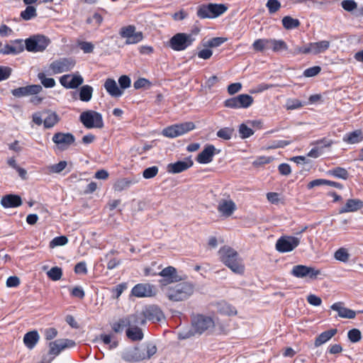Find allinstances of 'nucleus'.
I'll return each instance as SVG.
<instances>
[{
    "label": "nucleus",
    "instance_id": "obj_1",
    "mask_svg": "<svg viewBox=\"0 0 363 363\" xmlns=\"http://www.w3.org/2000/svg\"><path fill=\"white\" fill-rule=\"evenodd\" d=\"M218 255L220 261L235 274L242 275L245 273V267L243 260L232 247L222 246L218 251Z\"/></svg>",
    "mask_w": 363,
    "mask_h": 363
},
{
    "label": "nucleus",
    "instance_id": "obj_2",
    "mask_svg": "<svg viewBox=\"0 0 363 363\" xmlns=\"http://www.w3.org/2000/svg\"><path fill=\"white\" fill-rule=\"evenodd\" d=\"M194 290L195 286L191 282L182 281L167 287L165 295L172 302L184 301L193 295Z\"/></svg>",
    "mask_w": 363,
    "mask_h": 363
},
{
    "label": "nucleus",
    "instance_id": "obj_3",
    "mask_svg": "<svg viewBox=\"0 0 363 363\" xmlns=\"http://www.w3.org/2000/svg\"><path fill=\"white\" fill-rule=\"evenodd\" d=\"M228 10V6L223 4H213L201 5L197 10V16L201 19L217 18Z\"/></svg>",
    "mask_w": 363,
    "mask_h": 363
},
{
    "label": "nucleus",
    "instance_id": "obj_4",
    "mask_svg": "<svg viewBox=\"0 0 363 363\" xmlns=\"http://www.w3.org/2000/svg\"><path fill=\"white\" fill-rule=\"evenodd\" d=\"M50 42V39L44 35H33L25 40L24 49L30 52H41L47 48Z\"/></svg>",
    "mask_w": 363,
    "mask_h": 363
},
{
    "label": "nucleus",
    "instance_id": "obj_5",
    "mask_svg": "<svg viewBox=\"0 0 363 363\" xmlns=\"http://www.w3.org/2000/svg\"><path fill=\"white\" fill-rule=\"evenodd\" d=\"M79 121L87 129L102 128L104 126L102 115L93 110L82 112L79 116Z\"/></svg>",
    "mask_w": 363,
    "mask_h": 363
},
{
    "label": "nucleus",
    "instance_id": "obj_6",
    "mask_svg": "<svg viewBox=\"0 0 363 363\" xmlns=\"http://www.w3.org/2000/svg\"><path fill=\"white\" fill-rule=\"evenodd\" d=\"M192 334L201 335L208 329L214 326V321L212 318L202 314L194 315L191 317Z\"/></svg>",
    "mask_w": 363,
    "mask_h": 363
},
{
    "label": "nucleus",
    "instance_id": "obj_7",
    "mask_svg": "<svg viewBox=\"0 0 363 363\" xmlns=\"http://www.w3.org/2000/svg\"><path fill=\"white\" fill-rule=\"evenodd\" d=\"M195 38L192 34L178 33L169 40V46L174 51H183L191 46Z\"/></svg>",
    "mask_w": 363,
    "mask_h": 363
},
{
    "label": "nucleus",
    "instance_id": "obj_8",
    "mask_svg": "<svg viewBox=\"0 0 363 363\" xmlns=\"http://www.w3.org/2000/svg\"><path fill=\"white\" fill-rule=\"evenodd\" d=\"M330 44V41L328 40H321L315 43H309L306 45L296 48L294 50V53L296 55H318L326 51L329 48Z\"/></svg>",
    "mask_w": 363,
    "mask_h": 363
},
{
    "label": "nucleus",
    "instance_id": "obj_9",
    "mask_svg": "<svg viewBox=\"0 0 363 363\" xmlns=\"http://www.w3.org/2000/svg\"><path fill=\"white\" fill-rule=\"evenodd\" d=\"M253 101V98L250 95L242 94L226 99L224 101V106L225 107L234 109L247 108L252 104Z\"/></svg>",
    "mask_w": 363,
    "mask_h": 363
},
{
    "label": "nucleus",
    "instance_id": "obj_10",
    "mask_svg": "<svg viewBox=\"0 0 363 363\" xmlns=\"http://www.w3.org/2000/svg\"><path fill=\"white\" fill-rule=\"evenodd\" d=\"M135 26L129 25L122 27L119 30V34L121 38H125V44H136L140 43L143 39V34L141 31L136 32Z\"/></svg>",
    "mask_w": 363,
    "mask_h": 363
},
{
    "label": "nucleus",
    "instance_id": "obj_11",
    "mask_svg": "<svg viewBox=\"0 0 363 363\" xmlns=\"http://www.w3.org/2000/svg\"><path fill=\"white\" fill-rule=\"evenodd\" d=\"M76 62L72 57H62L54 60L50 65V69L52 73L60 74L71 71L75 66Z\"/></svg>",
    "mask_w": 363,
    "mask_h": 363
},
{
    "label": "nucleus",
    "instance_id": "obj_12",
    "mask_svg": "<svg viewBox=\"0 0 363 363\" xmlns=\"http://www.w3.org/2000/svg\"><path fill=\"white\" fill-rule=\"evenodd\" d=\"M291 274L297 278L308 277L311 279H315L321 274V272L314 267L298 264L293 267Z\"/></svg>",
    "mask_w": 363,
    "mask_h": 363
},
{
    "label": "nucleus",
    "instance_id": "obj_13",
    "mask_svg": "<svg viewBox=\"0 0 363 363\" xmlns=\"http://www.w3.org/2000/svg\"><path fill=\"white\" fill-rule=\"evenodd\" d=\"M299 243V239L296 237H281L277 241L276 249L280 252H288L294 250Z\"/></svg>",
    "mask_w": 363,
    "mask_h": 363
},
{
    "label": "nucleus",
    "instance_id": "obj_14",
    "mask_svg": "<svg viewBox=\"0 0 363 363\" xmlns=\"http://www.w3.org/2000/svg\"><path fill=\"white\" fill-rule=\"evenodd\" d=\"M131 294L138 298L152 297L156 295L155 286L149 283H140L131 289Z\"/></svg>",
    "mask_w": 363,
    "mask_h": 363
},
{
    "label": "nucleus",
    "instance_id": "obj_15",
    "mask_svg": "<svg viewBox=\"0 0 363 363\" xmlns=\"http://www.w3.org/2000/svg\"><path fill=\"white\" fill-rule=\"evenodd\" d=\"M137 323L130 324L131 325L126 329V336L132 341H140L143 338V333L139 325L145 323V320L137 314Z\"/></svg>",
    "mask_w": 363,
    "mask_h": 363
},
{
    "label": "nucleus",
    "instance_id": "obj_16",
    "mask_svg": "<svg viewBox=\"0 0 363 363\" xmlns=\"http://www.w3.org/2000/svg\"><path fill=\"white\" fill-rule=\"evenodd\" d=\"M84 82L83 77L79 74H64L60 78V83L65 89H74L81 86Z\"/></svg>",
    "mask_w": 363,
    "mask_h": 363
},
{
    "label": "nucleus",
    "instance_id": "obj_17",
    "mask_svg": "<svg viewBox=\"0 0 363 363\" xmlns=\"http://www.w3.org/2000/svg\"><path fill=\"white\" fill-rule=\"evenodd\" d=\"M137 314H131L115 321L111 325L112 330L116 333H122L125 328H128L130 324L137 323Z\"/></svg>",
    "mask_w": 363,
    "mask_h": 363
},
{
    "label": "nucleus",
    "instance_id": "obj_18",
    "mask_svg": "<svg viewBox=\"0 0 363 363\" xmlns=\"http://www.w3.org/2000/svg\"><path fill=\"white\" fill-rule=\"evenodd\" d=\"M158 275L164 278L160 281L162 285L179 282L182 279V277L177 274V269L172 266L164 268L158 273Z\"/></svg>",
    "mask_w": 363,
    "mask_h": 363
},
{
    "label": "nucleus",
    "instance_id": "obj_19",
    "mask_svg": "<svg viewBox=\"0 0 363 363\" xmlns=\"http://www.w3.org/2000/svg\"><path fill=\"white\" fill-rule=\"evenodd\" d=\"M76 345L74 341L69 339H59L49 344V354L55 356L58 355L61 351L66 348L74 347Z\"/></svg>",
    "mask_w": 363,
    "mask_h": 363
},
{
    "label": "nucleus",
    "instance_id": "obj_20",
    "mask_svg": "<svg viewBox=\"0 0 363 363\" xmlns=\"http://www.w3.org/2000/svg\"><path fill=\"white\" fill-rule=\"evenodd\" d=\"M74 136L69 133H56L52 137V141L61 150L67 149L70 145L74 143Z\"/></svg>",
    "mask_w": 363,
    "mask_h": 363
},
{
    "label": "nucleus",
    "instance_id": "obj_21",
    "mask_svg": "<svg viewBox=\"0 0 363 363\" xmlns=\"http://www.w3.org/2000/svg\"><path fill=\"white\" fill-rule=\"evenodd\" d=\"M24 50L23 40L16 39L11 40L10 44H6L4 48H0L1 55H18Z\"/></svg>",
    "mask_w": 363,
    "mask_h": 363
},
{
    "label": "nucleus",
    "instance_id": "obj_22",
    "mask_svg": "<svg viewBox=\"0 0 363 363\" xmlns=\"http://www.w3.org/2000/svg\"><path fill=\"white\" fill-rule=\"evenodd\" d=\"M142 317L145 321L146 320L152 323L160 322L163 318L164 314L162 310L157 306L152 305L146 307L143 311Z\"/></svg>",
    "mask_w": 363,
    "mask_h": 363
},
{
    "label": "nucleus",
    "instance_id": "obj_23",
    "mask_svg": "<svg viewBox=\"0 0 363 363\" xmlns=\"http://www.w3.org/2000/svg\"><path fill=\"white\" fill-rule=\"evenodd\" d=\"M42 89V86L39 84H31L12 89L11 94L15 97L21 98L28 95L38 94Z\"/></svg>",
    "mask_w": 363,
    "mask_h": 363
},
{
    "label": "nucleus",
    "instance_id": "obj_24",
    "mask_svg": "<svg viewBox=\"0 0 363 363\" xmlns=\"http://www.w3.org/2000/svg\"><path fill=\"white\" fill-rule=\"evenodd\" d=\"M216 153V149L213 145H206L204 149L197 155L196 160L199 164H208L213 161Z\"/></svg>",
    "mask_w": 363,
    "mask_h": 363
},
{
    "label": "nucleus",
    "instance_id": "obj_25",
    "mask_svg": "<svg viewBox=\"0 0 363 363\" xmlns=\"http://www.w3.org/2000/svg\"><path fill=\"white\" fill-rule=\"evenodd\" d=\"M194 162L190 157L185 158L183 161H177L174 163H170L167 165V171L169 173L178 174L187 170L191 167Z\"/></svg>",
    "mask_w": 363,
    "mask_h": 363
},
{
    "label": "nucleus",
    "instance_id": "obj_26",
    "mask_svg": "<svg viewBox=\"0 0 363 363\" xmlns=\"http://www.w3.org/2000/svg\"><path fill=\"white\" fill-rule=\"evenodd\" d=\"M236 205L231 199H221L218 202V211L225 217H230L236 210Z\"/></svg>",
    "mask_w": 363,
    "mask_h": 363
},
{
    "label": "nucleus",
    "instance_id": "obj_27",
    "mask_svg": "<svg viewBox=\"0 0 363 363\" xmlns=\"http://www.w3.org/2000/svg\"><path fill=\"white\" fill-rule=\"evenodd\" d=\"M1 205L5 208H16L22 205V199L16 194H6L1 198Z\"/></svg>",
    "mask_w": 363,
    "mask_h": 363
},
{
    "label": "nucleus",
    "instance_id": "obj_28",
    "mask_svg": "<svg viewBox=\"0 0 363 363\" xmlns=\"http://www.w3.org/2000/svg\"><path fill=\"white\" fill-rule=\"evenodd\" d=\"M343 303L337 302L333 303L330 308L332 310L335 311L338 313V315L340 318L353 319L356 316V312L350 308H345L342 306Z\"/></svg>",
    "mask_w": 363,
    "mask_h": 363
},
{
    "label": "nucleus",
    "instance_id": "obj_29",
    "mask_svg": "<svg viewBox=\"0 0 363 363\" xmlns=\"http://www.w3.org/2000/svg\"><path fill=\"white\" fill-rule=\"evenodd\" d=\"M342 140L347 144H357L363 140V131L361 129H357L352 132L346 133Z\"/></svg>",
    "mask_w": 363,
    "mask_h": 363
},
{
    "label": "nucleus",
    "instance_id": "obj_30",
    "mask_svg": "<svg viewBox=\"0 0 363 363\" xmlns=\"http://www.w3.org/2000/svg\"><path fill=\"white\" fill-rule=\"evenodd\" d=\"M363 208V201L358 199H351L346 201L345 205L341 208L340 212L341 213L354 212Z\"/></svg>",
    "mask_w": 363,
    "mask_h": 363
},
{
    "label": "nucleus",
    "instance_id": "obj_31",
    "mask_svg": "<svg viewBox=\"0 0 363 363\" xmlns=\"http://www.w3.org/2000/svg\"><path fill=\"white\" fill-rule=\"evenodd\" d=\"M157 352V347L154 345H148L144 350L140 352V350L135 349L134 355L137 361L145 359H150Z\"/></svg>",
    "mask_w": 363,
    "mask_h": 363
},
{
    "label": "nucleus",
    "instance_id": "obj_32",
    "mask_svg": "<svg viewBox=\"0 0 363 363\" xmlns=\"http://www.w3.org/2000/svg\"><path fill=\"white\" fill-rule=\"evenodd\" d=\"M104 88L106 91L113 97L121 96L123 91L117 85L116 81L113 79L108 78L104 83Z\"/></svg>",
    "mask_w": 363,
    "mask_h": 363
},
{
    "label": "nucleus",
    "instance_id": "obj_33",
    "mask_svg": "<svg viewBox=\"0 0 363 363\" xmlns=\"http://www.w3.org/2000/svg\"><path fill=\"white\" fill-rule=\"evenodd\" d=\"M337 333V330L336 328H333L326 331L321 333L318 336H317L314 341L315 347H318L323 345L324 343L329 341L333 336H335Z\"/></svg>",
    "mask_w": 363,
    "mask_h": 363
},
{
    "label": "nucleus",
    "instance_id": "obj_34",
    "mask_svg": "<svg viewBox=\"0 0 363 363\" xmlns=\"http://www.w3.org/2000/svg\"><path fill=\"white\" fill-rule=\"evenodd\" d=\"M38 340L39 335L36 330L28 332L23 337V342L29 349H33L38 342Z\"/></svg>",
    "mask_w": 363,
    "mask_h": 363
},
{
    "label": "nucleus",
    "instance_id": "obj_35",
    "mask_svg": "<svg viewBox=\"0 0 363 363\" xmlns=\"http://www.w3.org/2000/svg\"><path fill=\"white\" fill-rule=\"evenodd\" d=\"M218 311L221 315H226L229 316L237 314L235 308L225 301L218 303Z\"/></svg>",
    "mask_w": 363,
    "mask_h": 363
},
{
    "label": "nucleus",
    "instance_id": "obj_36",
    "mask_svg": "<svg viewBox=\"0 0 363 363\" xmlns=\"http://www.w3.org/2000/svg\"><path fill=\"white\" fill-rule=\"evenodd\" d=\"M48 116L43 121L45 128H51L54 127L59 121V116L54 111H47Z\"/></svg>",
    "mask_w": 363,
    "mask_h": 363
},
{
    "label": "nucleus",
    "instance_id": "obj_37",
    "mask_svg": "<svg viewBox=\"0 0 363 363\" xmlns=\"http://www.w3.org/2000/svg\"><path fill=\"white\" fill-rule=\"evenodd\" d=\"M270 38L257 39L252 43V48L256 52H263L270 49Z\"/></svg>",
    "mask_w": 363,
    "mask_h": 363
},
{
    "label": "nucleus",
    "instance_id": "obj_38",
    "mask_svg": "<svg viewBox=\"0 0 363 363\" xmlns=\"http://www.w3.org/2000/svg\"><path fill=\"white\" fill-rule=\"evenodd\" d=\"M327 174L329 176L338 179H342L344 180H347L349 178V172H347V170L340 167H337L329 169Z\"/></svg>",
    "mask_w": 363,
    "mask_h": 363
},
{
    "label": "nucleus",
    "instance_id": "obj_39",
    "mask_svg": "<svg viewBox=\"0 0 363 363\" xmlns=\"http://www.w3.org/2000/svg\"><path fill=\"white\" fill-rule=\"evenodd\" d=\"M282 26L286 30H292L300 26L301 22L298 18H294L290 16H284L282 20Z\"/></svg>",
    "mask_w": 363,
    "mask_h": 363
},
{
    "label": "nucleus",
    "instance_id": "obj_40",
    "mask_svg": "<svg viewBox=\"0 0 363 363\" xmlns=\"http://www.w3.org/2000/svg\"><path fill=\"white\" fill-rule=\"evenodd\" d=\"M94 89L91 86L86 84L81 86L79 96L82 101L88 102L91 99Z\"/></svg>",
    "mask_w": 363,
    "mask_h": 363
},
{
    "label": "nucleus",
    "instance_id": "obj_41",
    "mask_svg": "<svg viewBox=\"0 0 363 363\" xmlns=\"http://www.w3.org/2000/svg\"><path fill=\"white\" fill-rule=\"evenodd\" d=\"M175 125L179 136L183 135L196 128L195 124L191 121L176 123Z\"/></svg>",
    "mask_w": 363,
    "mask_h": 363
},
{
    "label": "nucleus",
    "instance_id": "obj_42",
    "mask_svg": "<svg viewBox=\"0 0 363 363\" xmlns=\"http://www.w3.org/2000/svg\"><path fill=\"white\" fill-rule=\"evenodd\" d=\"M270 49L272 50L273 52H277L282 50H286L288 49V45L286 42L283 40H276L270 38Z\"/></svg>",
    "mask_w": 363,
    "mask_h": 363
},
{
    "label": "nucleus",
    "instance_id": "obj_43",
    "mask_svg": "<svg viewBox=\"0 0 363 363\" xmlns=\"http://www.w3.org/2000/svg\"><path fill=\"white\" fill-rule=\"evenodd\" d=\"M21 17L25 21H29L37 16V11L34 6H28L24 11L21 12Z\"/></svg>",
    "mask_w": 363,
    "mask_h": 363
},
{
    "label": "nucleus",
    "instance_id": "obj_44",
    "mask_svg": "<svg viewBox=\"0 0 363 363\" xmlns=\"http://www.w3.org/2000/svg\"><path fill=\"white\" fill-rule=\"evenodd\" d=\"M233 133L234 129L233 128L225 127L218 130L216 135L219 138H221L225 140H228L231 139Z\"/></svg>",
    "mask_w": 363,
    "mask_h": 363
},
{
    "label": "nucleus",
    "instance_id": "obj_45",
    "mask_svg": "<svg viewBox=\"0 0 363 363\" xmlns=\"http://www.w3.org/2000/svg\"><path fill=\"white\" fill-rule=\"evenodd\" d=\"M38 77L40 80L43 86L45 88H52L56 84L55 81L53 78L46 77L45 73L43 72L38 73Z\"/></svg>",
    "mask_w": 363,
    "mask_h": 363
},
{
    "label": "nucleus",
    "instance_id": "obj_46",
    "mask_svg": "<svg viewBox=\"0 0 363 363\" xmlns=\"http://www.w3.org/2000/svg\"><path fill=\"white\" fill-rule=\"evenodd\" d=\"M162 134L169 138H174L179 136L175 124L169 125L164 128Z\"/></svg>",
    "mask_w": 363,
    "mask_h": 363
},
{
    "label": "nucleus",
    "instance_id": "obj_47",
    "mask_svg": "<svg viewBox=\"0 0 363 363\" xmlns=\"http://www.w3.org/2000/svg\"><path fill=\"white\" fill-rule=\"evenodd\" d=\"M47 274L52 281H58L62 276V270L60 267H53L48 272Z\"/></svg>",
    "mask_w": 363,
    "mask_h": 363
},
{
    "label": "nucleus",
    "instance_id": "obj_48",
    "mask_svg": "<svg viewBox=\"0 0 363 363\" xmlns=\"http://www.w3.org/2000/svg\"><path fill=\"white\" fill-rule=\"evenodd\" d=\"M68 238L65 235L57 236L54 238L49 243L50 248H54L57 246H63L67 244Z\"/></svg>",
    "mask_w": 363,
    "mask_h": 363
},
{
    "label": "nucleus",
    "instance_id": "obj_49",
    "mask_svg": "<svg viewBox=\"0 0 363 363\" xmlns=\"http://www.w3.org/2000/svg\"><path fill=\"white\" fill-rule=\"evenodd\" d=\"M274 160L273 157L269 156H259L256 158L255 161L252 162V165L255 167H259L262 165L269 164Z\"/></svg>",
    "mask_w": 363,
    "mask_h": 363
},
{
    "label": "nucleus",
    "instance_id": "obj_50",
    "mask_svg": "<svg viewBox=\"0 0 363 363\" xmlns=\"http://www.w3.org/2000/svg\"><path fill=\"white\" fill-rule=\"evenodd\" d=\"M254 130L246 124L242 123L239 126V133L242 139L247 138L254 134Z\"/></svg>",
    "mask_w": 363,
    "mask_h": 363
},
{
    "label": "nucleus",
    "instance_id": "obj_51",
    "mask_svg": "<svg viewBox=\"0 0 363 363\" xmlns=\"http://www.w3.org/2000/svg\"><path fill=\"white\" fill-rule=\"evenodd\" d=\"M334 257L337 260L346 262L349 259L350 255L346 249L341 247L335 252Z\"/></svg>",
    "mask_w": 363,
    "mask_h": 363
},
{
    "label": "nucleus",
    "instance_id": "obj_52",
    "mask_svg": "<svg viewBox=\"0 0 363 363\" xmlns=\"http://www.w3.org/2000/svg\"><path fill=\"white\" fill-rule=\"evenodd\" d=\"M67 165L66 161H60L57 164L49 166L48 169L50 173L59 174L66 168Z\"/></svg>",
    "mask_w": 363,
    "mask_h": 363
},
{
    "label": "nucleus",
    "instance_id": "obj_53",
    "mask_svg": "<svg viewBox=\"0 0 363 363\" xmlns=\"http://www.w3.org/2000/svg\"><path fill=\"white\" fill-rule=\"evenodd\" d=\"M303 106V104L297 99H289L286 101V107L287 110L298 109Z\"/></svg>",
    "mask_w": 363,
    "mask_h": 363
},
{
    "label": "nucleus",
    "instance_id": "obj_54",
    "mask_svg": "<svg viewBox=\"0 0 363 363\" xmlns=\"http://www.w3.org/2000/svg\"><path fill=\"white\" fill-rule=\"evenodd\" d=\"M266 6L269 13H274L281 8V3L278 0H268Z\"/></svg>",
    "mask_w": 363,
    "mask_h": 363
},
{
    "label": "nucleus",
    "instance_id": "obj_55",
    "mask_svg": "<svg viewBox=\"0 0 363 363\" xmlns=\"http://www.w3.org/2000/svg\"><path fill=\"white\" fill-rule=\"evenodd\" d=\"M159 172V168L157 166H152L146 168L143 172V177L145 179H152L154 178Z\"/></svg>",
    "mask_w": 363,
    "mask_h": 363
},
{
    "label": "nucleus",
    "instance_id": "obj_56",
    "mask_svg": "<svg viewBox=\"0 0 363 363\" xmlns=\"http://www.w3.org/2000/svg\"><path fill=\"white\" fill-rule=\"evenodd\" d=\"M342 9L348 12L357 9V3L354 0H344L341 2Z\"/></svg>",
    "mask_w": 363,
    "mask_h": 363
},
{
    "label": "nucleus",
    "instance_id": "obj_57",
    "mask_svg": "<svg viewBox=\"0 0 363 363\" xmlns=\"http://www.w3.org/2000/svg\"><path fill=\"white\" fill-rule=\"evenodd\" d=\"M347 337L352 342H357L361 340V332L358 329L353 328L348 331Z\"/></svg>",
    "mask_w": 363,
    "mask_h": 363
},
{
    "label": "nucleus",
    "instance_id": "obj_58",
    "mask_svg": "<svg viewBox=\"0 0 363 363\" xmlns=\"http://www.w3.org/2000/svg\"><path fill=\"white\" fill-rule=\"evenodd\" d=\"M151 84V82L148 79L145 78H139L134 82L133 86L135 89H139L141 88H149Z\"/></svg>",
    "mask_w": 363,
    "mask_h": 363
},
{
    "label": "nucleus",
    "instance_id": "obj_59",
    "mask_svg": "<svg viewBox=\"0 0 363 363\" xmlns=\"http://www.w3.org/2000/svg\"><path fill=\"white\" fill-rule=\"evenodd\" d=\"M321 71L320 66H313L304 70L303 75L306 77H313L318 74Z\"/></svg>",
    "mask_w": 363,
    "mask_h": 363
},
{
    "label": "nucleus",
    "instance_id": "obj_60",
    "mask_svg": "<svg viewBox=\"0 0 363 363\" xmlns=\"http://www.w3.org/2000/svg\"><path fill=\"white\" fill-rule=\"evenodd\" d=\"M12 73V69L7 66L0 65V82L9 79Z\"/></svg>",
    "mask_w": 363,
    "mask_h": 363
},
{
    "label": "nucleus",
    "instance_id": "obj_61",
    "mask_svg": "<svg viewBox=\"0 0 363 363\" xmlns=\"http://www.w3.org/2000/svg\"><path fill=\"white\" fill-rule=\"evenodd\" d=\"M135 182L130 180L128 179H123L118 181L116 185V189L117 190L121 191L124 189L128 188L132 184H134Z\"/></svg>",
    "mask_w": 363,
    "mask_h": 363
},
{
    "label": "nucleus",
    "instance_id": "obj_62",
    "mask_svg": "<svg viewBox=\"0 0 363 363\" xmlns=\"http://www.w3.org/2000/svg\"><path fill=\"white\" fill-rule=\"evenodd\" d=\"M79 46L84 53H91L94 49V45L91 43L86 41L79 42Z\"/></svg>",
    "mask_w": 363,
    "mask_h": 363
},
{
    "label": "nucleus",
    "instance_id": "obj_63",
    "mask_svg": "<svg viewBox=\"0 0 363 363\" xmlns=\"http://www.w3.org/2000/svg\"><path fill=\"white\" fill-rule=\"evenodd\" d=\"M70 294L73 297L82 299L85 296V293L82 286H74L70 291Z\"/></svg>",
    "mask_w": 363,
    "mask_h": 363
},
{
    "label": "nucleus",
    "instance_id": "obj_64",
    "mask_svg": "<svg viewBox=\"0 0 363 363\" xmlns=\"http://www.w3.org/2000/svg\"><path fill=\"white\" fill-rule=\"evenodd\" d=\"M118 83H119L121 89L122 90V89H125L130 87L131 81L128 76L122 75L118 79Z\"/></svg>",
    "mask_w": 363,
    "mask_h": 363
}]
</instances>
